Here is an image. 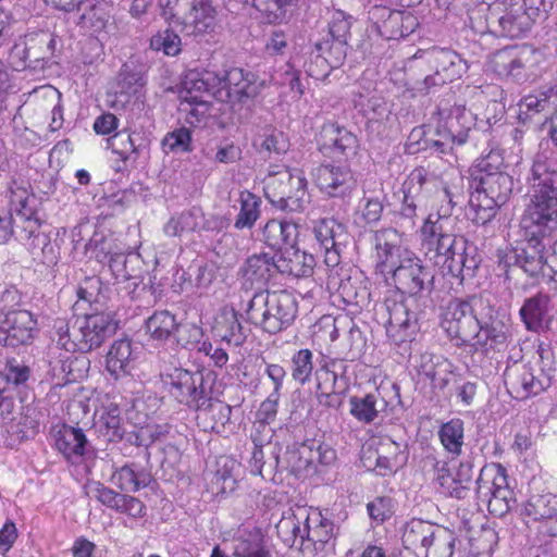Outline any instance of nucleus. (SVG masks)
I'll list each match as a JSON object with an SVG mask.
<instances>
[{"label": "nucleus", "instance_id": "680f3d73", "mask_svg": "<svg viewBox=\"0 0 557 557\" xmlns=\"http://www.w3.org/2000/svg\"><path fill=\"white\" fill-rule=\"evenodd\" d=\"M312 352L309 349H300L292 357V376L299 384H305L309 381L312 370Z\"/></svg>", "mask_w": 557, "mask_h": 557}, {"label": "nucleus", "instance_id": "79ce46f5", "mask_svg": "<svg viewBox=\"0 0 557 557\" xmlns=\"http://www.w3.org/2000/svg\"><path fill=\"white\" fill-rule=\"evenodd\" d=\"M314 453L307 446L287 448L283 456L275 455V466L281 471L300 475L307 469L313 468Z\"/></svg>", "mask_w": 557, "mask_h": 557}, {"label": "nucleus", "instance_id": "dca6fc26", "mask_svg": "<svg viewBox=\"0 0 557 557\" xmlns=\"http://www.w3.org/2000/svg\"><path fill=\"white\" fill-rule=\"evenodd\" d=\"M443 123L437 128L438 139L433 140L430 148L440 153H446L455 145H463L475 125L474 114L465 106L455 104L444 116L445 110H440Z\"/></svg>", "mask_w": 557, "mask_h": 557}, {"label": "nucleus", "instance_id": "3c124183", "mask_svg": "<svg viewBox=\"0 0 557 557\" xmlns=\"http://www.w3.org/2000/svg\"><path fill=\"white\" fill-rule=\"evenodd\" d=\"M371 14L373 17L379 16L383 18L382 23L375 22L372 25L371 32H375L386 40L401 38V11H389L387 8H374Z\"/></svg>", "mask_w": 557, "mask_h": 557}, {"label": "nucleus", "instance_id": "f3484780", "mask_svg": "<svg viewBox=\"0 0 557 557\" xmlns=\"http://www.w3.org/2000/svg\"><path fill=\"white\" fill-rule=\"evenodd\" d=\"M540 53L528 45L506 47L494 52L488 60V69L503 78L516 81L527 77L539 62Z\"/></svg>", "mask_w": 557, "mask_h": 557}, {"label": "nucleus", "instance_id": "864d4df0", "mask_svg": "<svg viewBox=\"0 0 557 557\" xmlns=\"http://www.w3.org/2000/svg\"><path fill=\"white\" fill-rule=\"evenodd\" d=\"M436 524L421 519H412L406 523L403 532V543L406 548L422 550L428 537L435 530Z\"/></svg>", "mask_w": 557, "mask_h": 557}, {"label": "nucleus", "instance_id": "e433bc0d", "mask_svg": "<svg viewBox=\"0 0 557 557\" xmlns=\"http://www.w3.org/2000/svg\"><path fill=\"white\" fill-rule=\"evenodd\" d=\"M112 152L124 162L136 161L148 148V140L139 133L119 132L109 139Z\"/></svg>", "mask_w": 557, "mask_h": 557}, {"label": "nucleus", "instance_id": "c85d7f7f", "mask_svg": "<svg viewBox=\"0 0 557 557\" xmlns=\"http://www.w3.org/2000/svg\"><path fill=\"white\" fill-rule=\"evenodd\" d=\"M139 354V347L128 338L114 341L106 357V369L119 380L132 373Z\"/></svg>", "mask_w": 557, "mask_h": 557}, {"label": "nucleus", "instance_id": "0e129e2a", "mask_svg": "<svg viewBox=\"0 0 557 557\" xmlns=\"http://www.w3.org/2000/svg\"><path fill=\"white\" fill-rule=\"evenodd\" d=\"M85 493L91 498H96L102 505L117 510L120 502L124 494H119L100 482H89L85 485Z\"/></svg>", "mask_w": 557, "mask_h": 557}, {"label": "nucleus", "instance_id": "393cba45", "mask_svg": "<svg viewBox=\"0 0 557 557\" xmlns=\"http://www.w3.org/2000/svg\"><path fill=\"white\" fill-rule=\"evenodd\" d=\"M314 238L324 252V263L336 268L341 262V246L346 238L345 227L334 219H322L313 227Z\"/></svg>", "mask_w": 557, "mask_h": 557}, {"label": "nucleus", "instance_id": "a878e982", "mask_svg": "<svg viewBox=\"0 0 557 557\" xmlns=\"http://www.w3.org/2000/svg\"><path fill=\"white\" fill-rule=\"evenodd\" d=\"M222 226L223 221L221 219L216 216L206 219L200 208L193 207L187 211L172 216L163 226V232L166 236L176 237L202 230H220Z\"/></svg>", "mask_w": 557, "mask_h": 557}, {"label": "nucleus", "instance_id": "412c9836", "mask_svg": "<svg viewBox=\"0 0 557 557\" xmlns=\"http://www.w3.org/2000/svg\"><path fill=\"white\" fill-rule=\"evenodd\" d=\"M431 275L422 265L421 260L411 251L405 252L400 263L388 275V281L401 294L417 295L420 293Z\"/></svg>", "mask_w": 557, "mask_h": 557}, {"label": "nucleus", "instance_id": "cd10ccee", "mask_svg": "<svg viewBox=\"0 0 557 557\" xmlns=\"http://www.w3.org/2000/svg\"><path fill=\"white\" fill-rule=\"evenodd\" d=\"M459 193V186H453L450 193L444 191L443 196H450L448 202L442 203L438 207V212L430 213L424 220L420 230L423 247L434 244L438 239H443L444 236L451 234V231L448 227L451 223V203L454 202L453 199L457 197Z\"/></svg>", "mask_w": 557, "mask_h": 557}, {"label": "nucleus", "instance_id": "5701e85b", "mask_svg": "<svg viewBox=\"0 0 557 557\" xmlns=\"http://www.w3.org/2000/svg\"><path fill=\"white\" fill-rule=\"evenodd\" d=\"M312 180L321 193L330 197H346L355 187V180L347 166L321 164L312 172Z\"/></svg>", "mask_w": 557, "mask_h": 557}, {"label": "nucleus", "instance_id": "7c9ffc66", "mask_svg": "<svg viewBox=\"0 0 557 557\" xmlns=\"http://www.w3.org/2000/svg\"><path fill=\"white\" fill-rule=\"evenodd\" d=\"M323 146L331 150L333 157L350 158L357 154L359 141L357 136L345 127L335 123L323 126Z\"/></svg>", "mask_w": 557, "mask_h": 557}, {"label": "nucleus", "instance_id": "603ef678", "mask_svg": "<svg viewBox=\"0 0 557 557\" xmlns=\"http://www.w3.org/2000/svg\"><path fill=\"white\" fill-rule=\"evenodd\" d=\"M239 211L234 222L237 230L251 228L260 218L261 199L255 194L243 190L238 197Z\"/></svg>", "mask_w": 557, "mask_h": 557}, {"label": "nucleus", "instance_id": "c756f323", "mask_svg": "<svg viewBox=\"0 0 557 557\" xmlns=\"http://www.w3.org/2000/svg\"><path fill=\"white\" fill-rule=\"evenodd\" d=\"M220 82L218 73L212 71H189L181 85L178 99L198 100L213 98V89Z\"/></svg>", "mask_w": 557, "mask_h": 557}, {"label": "nucleus", "instance_id": "f704fd0d", "mask_svg": "<svg viewBox=\"0 0 557 557\" xmlns=\"http://www.w3.org/2000/svg\"><path fill=\"white\" fill-rule=\"evenodd\" d=\"M262 236L270 248L285 250L295 244L298 227L295 223L273 219L263 226Z\"/></svg>", "mask_w": 557, "mask_h": 557}, {"label": "nucleus", "instance_id": "ddd939ff", "mask_svg": "<svg viewBox=\"0 0 557 557\" xmlns=\"http://www.w3.org/2000/svg\"><path fill=\"white\" fill-rule=\"evenodd\" d=\"M425 248L428 252H434V263L455 277L463 280L472 276L478 268V261L469 255L467 240L462 236L451 233Z\"/></svg>", "mask_w": 557, "mask_h": 557}, {"label": "nucleus", "instance_id": "09e8293b", "mask_svg": "<svg viewBox=\"0 0 557 557\" xmlns=\"http://www.w3.org/2000/svg\"><path fill=\"white\" fill-rule=\"evenodd\" d=\"M146 331L156 341H166L173 337L180 329L176 317L169 310L153 312L146 320Z\"/></svg>", "mask_w": 557, "mask_h": 557}, {"label": "nucleus", "instance_id": "2f4dec72", "mask_svg": "<svg viewBox=\"0 0 557 557\" xmlns=\"http://www.w3.org/2000/svg\"><path fill=\"white\" fill-rule=\"evenodd\" d=\"M212 332L221 341L235 346L242 345L245 339L238 313L234 308L224 307L216 313L212 324Z\"/></svg>", "mask_w": 557, "mask_h": 557}, {"label": "nucleus", "instance_id": "bf43d9fd", "mask_svg": "<svg viewBox=\"0 0 557 557\" xmlns=\"http://www.w3.org/2000/svg\"><path fill=\"white\" fill-rule=\"evenodd\" d=\"M393 451L392 455L377 453L375 471L380 475H388L398 469L405 462V456L401 453L400 445L387 438L386 444Z\"/></svg>", "mask_w": 557, "mask_h": 557}, {"label": "nucleus", "instance_id": "a18cd8bd", "mask_svg": "<svg viewBox=\"0 0 557 557\" xmlns=\"http://www.w3.org/2000/svg\"><path fill=\"white\" fill-rule=\"evenodd\" d=\"M290 177L282 210L301 211L310 200L307 191V178L304 171L298 169L290 170Z\"/></svg>", "mask_w": 557, "mask_h": 557}, {"label": "nucleus", "instance_id": "052dcab7", "mask_svg": "<svg viewBox=\"0 0 557 557\" xmlns=\"http://www.w3.org/2000/svg\"><path fill=\"white\" fill-rule=\"evenodd\" d=\"M84 11L82 14L77 16V24L90 28L95 32L101 30L104 28L107 23V14L103 8L91 4L90 0L85 2L81 10Z\"/></svg>", "mask_w": 557, "mask_h": 557}, {"label": "nucleus", "instance_id": "6e6552de", "mask_svg": "<svg viewBox=\"0 0 557 557\" xmlns=\"http://www.w3.org/2000/svg\"><path fill=\"white\" fill-rule=\"evenodd\" d=\"M521 242L507 250H499V263L504 268L519 267L530 277L540 275L557 283V238L546 240L542 234H529L521 230Z\"/></svg>", "mask_w": 557, "mask_h": 557}, {"label": "nucleus", "instance_id": "c9c22d12", "mask_svg": "<svg viewBox=\"0 0 557 557\" xmlns=\"http://www.w3.org/2000/svg\"><path fill=\"white\" fill-rule=\"evenodd\" d=\"M49 33H37L27 35L24 39L14 44L10 51V62L15 70H24L34 66L32 58L40 57L35 51L36 44H49Z\"/></svg>", "mask_w": 557, "mask_h": 557}, {"label": "nucleus", "instance_id": "5fc2aeb1", "mask_svg": "<svg viewBox=\"0 0 557 557\" xmlns=\"http://www.w3.org/2000/svg\"><path fill=\"white\" fill-rule=\"evenodd\" d=\"M524 515L533 520L557 517V496L553 494L534 495L524 505Z\"/></svg>", "mask_w": 557, "mask_h": 557}, {"label": "nucleus", "instance_id": "f8f14e48", "mask_svg": "<svg viewBox=\"0 0 557 557\" xmlns=\"http://www.w3.org/2000/svg\"><path fill=\"white\" fill-rule=\"evenodd\" d=\"M476 498L494 516L503 517L510 510L515 499L505 467L490 463L481 469L476 480Z\"/></svg>", "mask_w": 557, "mask_h": 557}, {"label": "nucleus", "instance_id": "1a4fd4ad", "mask_svg": "<svg viewBox=\"0 0 557 557\" xmlns=\"http://www.w3.org/2000/svg\"><path fill=\"white\" fill-rule=\"evenodd\" d=\"M297 314V302L287 290H262L250 299L247 318L250 323L269 334L287 329Z\"/></svg>", "mask_w": 557, "mask_h": 557}, {"label": "nucleus", "instance_id": "13d9d810", "mask_svg": "<svg viewBox=\"0 0 557 557\" xmlns=\"http://www.w3.org/2000/svg\"><path fill=\"white\" fill-rule=\"evenodd\" d=\"M438 436L444 448L453 454L460 455L463 445V422L460 419H451L444 423L440 431Z\"/></svg>", "mask_w": 557, "mask_h": 557}, {"label": "nucleus", "instance_id": "423d86ee", "mask_svg": "<svg viewBox=\"0 0 557 557\" xmlns=\"http://www.w3.org/2000/svg\"><path fill=\"white\" fill-rule=\"evenodd\" d=\"M117 330V321L110 312H97L77 317L67 323L57 320L52 341L66 352H89L102 345Z\"/></svg>", "mask_w": 557, "mask_h": 557}, {"label": "nucleus", "instance_id": "4c0bfd02", "mask_svg": "<svg viewBox=\"0 0 557 557\" xmlns=\"http://www.w3.org/2000/svg\"><path fill=\"white\" fill-rule=\"evenodd\" d=\"M234 557H273L263 535L257 531H243L233 540Z\"/></svg>", "mask_w": 557, "mask_h": 557}, {"label": "nucleus", "instance_id": "49530a36", "mask_svg": "<svg viewBox=\"0 0 557 557\" xmlns=\"http://www.w3.org/2000/svg\"><path fill=\"white\" fill-rule=\"evenodd\" d=\"M434 472L435 481L443 495L457 499H463L468 496L470 487L466 483L459 482V478L450 471L447 462L436 461Z\"/></svg>", "mask_w": 557, "mask_h": 557}, {"label": "nucleus", "instance_id": "338daca9", "mask_svg": "<svg viewBox=\"0 0 557 557\" xmlns=\"http://www.w3.org/2000/svg\"><path fill=\"white\" fill-rule=\"evenodd\" d=\"M470 202L473 210L472 221L478 225H485L488 223L495 216L497 209L500 207V205L495 201L482 197L476 193L471 198Z\"/></svg>", "mask_w": 557, "mask_h": 557}, {"label": "nucleus", "instance_id": "bb28decb", "mask_svg": "<svg viewBox=\"0 0 557 557\" xmlns=\"http://www.w3.org/2000/svg\"><path fill=\"white\" fill-rule=\"evenodd\" d=\"M189 11L184 17L186 34L197 37L214 33L219 24V11L213 0H189Z\"/></svg>", "mask_w": 557, "mask_h": 557}, {"label": "nucleus", "instance_id": "0eeeda50", "mask_svg": "<svg viewBox=\"0 0 557 557\" xmlns=\"http://www.w3.org/2000/svg\"><path fill=\"white\" fill-rule=\"evenodd\" d=\"M487 11L486 15L481 14V10L473 11L469 15L470 27L478 34L491 33L508 38L527 34L539 14V9L529 0H503Z\"/></svg>", "mask_w": 557, "mask_h": 557}, {"label": "nucleus", "instance_id": "58836bf2", "mask_svg": "<svg viewBox=\"0 0 557 557\" xmlns=\"http://www.w3.org/2000/svg\"><path fill=\"white\" fill-rule=\"evenodd\" d=\"M290 178V170L283 165H270L268 174L263 178L265 197L280 209H282V203H285Z\"/></svg>", "mask_w": 557, "mask_h": 557}, {"label": "nucleus", "instance_id": "6e6d98bb", "mask_svg": "<svg viewBox=\"0 0 557 557\" xmlns=\"http://www.w3.org/2000/svg\"><path fill=\"white\" fill-rule=\"evenodd\" d=\"M178 111L190 126L205 125L211 116L210 99L182 100L178 103Z\"/></svg>", "mask_w": 557, "mask_h": 557}, {"label": "nucleus", "instance_id": "7ed1b4c3", "mask_svg": "<svg viewBox=\"0 0 557 557\" xmlns=\"http://www.w3.org/2000/svg\"><path fill=\"white\" fill-rule=\"evenodd\" d=\"M447 180H438L433 173L423 166L413 169L406 181L403 183V199L399 208V215L414 225L417 211L431 206L438 212L442 203H447L450 196H443L444 191H449L453 186H459L460 193L453 199L451 211L455 206L463 198V177L457 171L447 175Z\"/></svg>", "mask_w": 557, "mask_h": 557}, {"label": "nucleus", "instance_id": "f03ea898", "mask_svg": "<svg viewBox=\"0 0 557 557\" xmlns=\"http://www.w3.org/2000/svg\"><path fill=\"white\" fill-rule=\"evenodd\" d=\"M170 393L187 407L198 411V425L203 431L220 433L230 421L232 408L213 395L215 375L174 368L164 375Z\"/></svg>", "mask_w": 557, "mask_h": 557}, {"label": "nucleus", "instance_id": "4468645a", "mask_svg": "<svg viewBox=\"0 0 557 557\" xmlns=\"http://www.w3.org/2000/svg\"><path fill=\"white\" fill-rule=\"evenodd\" d=\"M377 315L385 325L387 336L397 345L411 342L419 330L416 312L410 310L397 292L385 298Z\"/></svg>", "mask_w": 557, "mask_h": 557}, {"label": "nucleus", "instance_id": "69168bd1", "mask_svg": "<svg viewBox=\"0 0 557 557\" xmlns=\"http://www.w3.org/2000/svg\"><path fill=\"white\" fill-rule=\"evenodd\" d=\"M346 44L332 41L330 47L327 42L317 44V61L323 64L330 63L332 66L338 67L346 57Z\"/></svg>", "mask_w": 557, "mask_h": 557}, {"label": "nucleus", "instance_id": "20e7f679", "mask_svg": "<svg viewBox=\"0 0 557 557\" xmlns=\"http://www.w3.org/2000/svg\"><path fill=\"white\" fill-rule=\"evenodd\" d=\"M529 181L532 186L531 203L522 215L520 227L529 234H542L546 240L557 238V172L549 171L537 158Z\"/></svg>", "mask_w": 557, "mask_h": 557}, {"label": "nucleus", "instance_id": "e2e57ef3", "mask_svg": "<svg viewBox=\"0 0 557 557\" xmlns=\"http://www.w3.org/2000/svg\"><path fill=\"white\" fill-rule=\"evenodd\" d=\"M181 37L171 29L159 32L150 39V48L162 51L166 55H177L181 52Z\"/></svg>", "mask_w": 557, "mask_h": 557}, {"label": "nucleus", "instance_id": "9d476101", "mask_svg": "<svg viewBox=\"0 0 557 557\" xmlns=\"http://www.w3.org/2000/svg\"><path fill=\"white\" fill-rule=\"evenodd\" d=\"M276 530L288 545L327 544L334 537V524L324 518L318 509L297 507L284 513Z\"/></svg>", "mask_w": 557, "mask_h": 557}, {"label": "nucleus", "instance_id": "de8ad7c7", "mask_svg": "<svg viewBox=\"0 0 557 557\" xmlns=\"http://www.w3.org/2000/svg\"><path fill=\"white\" fill-rule=\"evenodd\" d=\"M548 301V297L542 294L528 298L524 301L519 313L528 331L539 332L543 329Z\"/></svg>", "mask_w": 557, "mask_h": 557}, {"label": "nucleus", "instance_id": "72a5a7b5", "mask_svg": "<svg viewBox=\"0 0 557 557\" xmlns=\"http://www.w3.org/2000/svg\"><path fill=\"white\" fill-rule=\"evenodd\" d=\"M315 259L312 255L289 246L278 258V272L295 277H307L312 274Z\"/></svg>", "mask_w": 557, "mask_h": 557}, {"label": "nucleus", "instance_id": "a19ab883", "mask_svg": "<svg viewBox=\"0 0 557 557\" xmlns=\"http://www.w3.org/2000/svg\"><path fill=\"white\" fill-rule=\"evenodd\" d=\"M278 272V260L275 256L267 252L250 256L244 267L243 274L251 283H263Z\"/></svg>", "mask_w": 557, "mask_h": 557}, {"label": "nucleus", "instance_id": "774afa93", "mask_svg": "<svg viewBox=\"0 0 557 557\" xmlns=\"http://www.w3.org/2000/svg\"><path fill=\"white\" fill-rule=\"evenodd\" d=\"M162 146L168 149V152H189L191 151V133L186 127L176 128L164 136Z\"/></svg>", "mask_w": 557, "mask_h": 557}, {"label": "nucleus", "instance_id": "473e14b6", "mask_svg": "<svg viewBox=\"0 0 557 557\" xmlns=\"http://www.w3.org/2000/svg\"><path fill=\"white\" fill-rule=\"evenodd\" d=\"M94 425L97 432L109 442L120 441L124 435L121 409L114 403L102 405L96 411Z\"/></svg>", "mask_w": 557, "mask_h": 557}, {"label": "nucleus", "instance_id": "ea45409f", "mask_svg": "<svg viewBox=\"0 0 557 557\" xmlns=\"http://www.w3.org/2000/svg\"><path fill=\"white\" fill-rule=\"evenodd\" d=\"M55 447L66 459L76 460L84 456L87 438L81 429L63 425L55 435Z\"/></svg>", "mask_w": 557, "mask_h": 557}, {"label": "nucleus", "instance_id": "f257e3e1", "mask_svg": "<svg viewBox=\"0 0 557 557\" xmlns=\"http://www.w3.org/2000/svg\"><path fill=\"white\" fill-rule=\"evenodd\" d=\"M490 307L481 297L451 300L442 317V327L458 345H469L475 351L487 352L506 347L509 326L502 320H485L481 311Z\"/></svg>", "mask_w": 557, "mask_h": 557}, {"label": "nucleus", "instance_id": "4d7b16f0", "mask_svg": "<svg viewBox=\"0 0 557 557\" xmlns=\"http://www.w3.org/2000/svg\"><path fill=\"white\" fill-rule=\"evenodd\" d=\"M221 469H218L211 481V491L215 494L231 493L236 488L237 481L234 470L238 465L235 460L222 457L219 461Z\"/></svg>", "mask_w": 557, "mask_h": 557}, {"label": "nucleus", "instance_id": "aec40b11", "mask_svg": "<svg viewBox=\"0 0 557 557\" xmlns=\"http://www.w3.org/2000/svg\"><path fill=\"white\" fill-rule=\"evenodd\" d=\"M475 193L503 206L512 191V177L502 171H488L484 161L472 173Z\"/></svg>", "mask_w": 557, "mask_h": 557}, {"label": "nucleus", "instance_id": "39448f33", "mask_svg": "<svg viewBox=\"0 0 557 557\" xmlns=\"http://www.w3.org/2000/svg\"><path fill=\"white\" fill-rule=\"evenodd\" d=\"M4 200L9 209V215L16 214L20 238L25 242L34 255L38 251L45 258L52 261L54 257L53 246L49 237L40 232L41 218L37 211V198L29 191V185L25 181L12 178L8 184Z\"/></svg>", "mask_w": 557, "mask_h": 557}, {"label": "nucleus", "instance_id": "8fccbe9b", "mask_svg": "<svg viewBox=\"0 0 557 557\" xmlns=\"http://www.w3.org/2000/svg\"><path fill=\"white\" fill-rule=\"evenodd\" d=\"M456 536L447 528L436 525L422 548L424 557H451L454 554Z\"/></svg>", "mask_w": 557, "mask_h": 557}, {"label": "nucleus", "instance_id": "a211bd4d", "mask_svg": "<svg viewBox=\"0 0 557 557\" xmlns=\"http://www.w3.org/2000/svg\"><path fill=\"white\" fill-rule=\"evenodd\" d=\"M87 250L100 263H108L109 269L119 282H126L135 276L134 269L129 264L138 262L136 253H125L124 249L115 240L95 235L87 244Z\"/></svg>", "mask_w": 557, "mask_h": 557}, {"label": "nucleus", "instance_id": "2eb2a0df", "mask_svg": "<svg viewBox=\"0 0 557 557\" xmlns=\"http://www.w3.org/2000/svg\"><path fill=\"white\" fill-rule=\"evenodd\" d=\"M414 59L424 60L434 74L424 78L425 88L444 85L460 78L468 71V63L456 51L448 48L431 47L419 49Z\"/></svg>", "mask_w": 557, "mask_h": 557}, {"label": "nucleus", "instance_id": "9b49d317", "mask_svg": "<svg viewBox=\"0 0 557 557\" xmlns=\"http://www.w3.org/2000/svg\"><path fill=\"white\" fill-rule=\"evenodd\" d=\"M537 368L529 364L513 363L506 368L504 381L508 392L517 399L537 395L548 388L555 376V368L543 348L539 349Z\"/></svg>", "mask_w": 557, "mask_h": 557}, {"label": "nucleus", "instance_id": "c03bdc74", "mask_svg": "<svg viewBox=\"0 0 557 557\" xmlns=\"http://www.w3.org/2000/svg\"><path fill=\"white\" fill-rule=\"evenodd\" d=\"M386 404L379 393L367 394L362 397L354 396L349 399L351 416L362 423L374 422L380 412L385 409Z\"/></svg>", "mask_w": 557, "mask_h": 557}, {"label": "nucleus", "instance_id": "4be33fe9", "mask_svg": "<svg viewBox=\"0 0 557 557\" xmlns=\"http://www.w3.org/2000/svg\"><path fill=\"white\" fill-rule=\"evenodd\" d=\"M219 76V85L213 89V98L218 101L234 106L256 95V87L242 69L233 67Z\"/></svg>", "mask_w": 557, "mask_h": 557}, {"label": "nucleus", "instance_id": "b1692460", "mask_svg": "<svg viewBox=\"0 0 557 557\" xmlns=\"http://www.w3.org/2000/svg\"><path fill=\"white\" fill-rule=\"evenodd\" d=\"M397 238L398 234L393 228L375 233V270L387 283L388 275L400 263L405 252H409L398 245Z\"/></svg>", "mask_w": 557, "mask_h": 557}, {"label": "nucleus", "instance_id": "37998d69", "mask_svg": "<svg viewBox=\"0 0 557 557\" xmlns=\"http://www.w3.org/2000/svg\"><path fill=\"white\" fill-rule=\"evenodd\" d=\"M151 476L148 472L134 463L124 465L116 469L111 481L121 491L135 493L149 485Z\"/></svg>", "mask_w": 557, "mask_h": 557}, {"label": "nucleus", "instance_id": "6ab92c4d", "mask_svg": "<svg viewBox=\"0 0 557 557\" xmlns=\"http://www.w3.org/2000/svg\"><path fill=\"white\" fill-rule=\"evenodd\" d=\"M37 330V320L28 310L0 312V344L16 347L27 344Z\"/></svg>", "mask_w": 557, "mask_h": 557}]
</instances>
